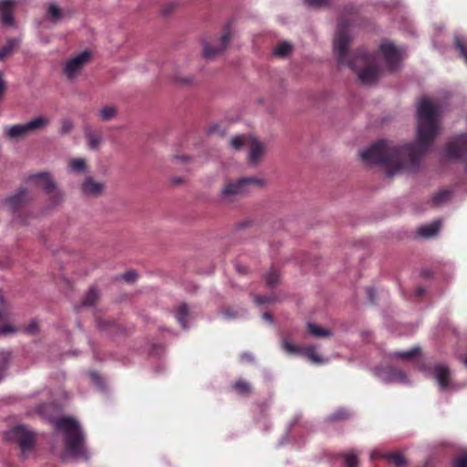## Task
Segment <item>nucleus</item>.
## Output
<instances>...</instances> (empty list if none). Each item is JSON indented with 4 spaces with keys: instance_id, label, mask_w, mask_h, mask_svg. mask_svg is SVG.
Here are the masks:
<instances>
[{
    "instance_id": "nucleus-45",
    "label": "nucleus",
    "mask_w": 467,
    "mask_h": 467,
    "mask_svg": "<svg viewBox=\"0 0 467 467\" xmlns=\"http://www.w3.org/2000/svg\"><path fill=\"white\" fill-rule=\"evenodd\" d=\"M38 331V326L36 321H32L25 327V332L30 335H34Z\"/></svg>"
},
{
    "instance_id": "nucleus-31",
    "label": "nucleus",
    "mask_w": 467,
    "mask_h": 467,
    "mask_svg": "<svg viewBox=\"0 0 467 467\" xmlns=\"http://www.w3.org/2000/svg\"><path fill=\"white\" fill-rule=\"evenodd\" d=\"M293 46L288 42L279 43L274 49V54L279 57H285L292 52Z\"/></svg>"
},
{
    "instance_id": "nucleus-22",
    "label": "nucleus",
    "mask_w": 467,
    "mask_h": 467,
    "mask_svg": "<svg viewBox=\"0 0 467 467\" xmlns=\"http://www.w3.org/2000/svg\"><path fill=\"white\" fill-rule=\"evenodd\" d=\"M251 137L252 136H249V135L234 136L230 140V142H229L230 147L235 150H240L244 148L247 149L248 140H250Z\"/></svg>"
},
{
    "instance_id": "nucleus-44",
    "label": "nucleus",
    "mask_w": 467,
    "mask_h": 467,
    "mask_svg": "<svg viewBox=\"0 0 467 467\" xmlns=\"http://www.w3.org/2000/svg\"><path fill=\"white\" fill-rule=\"evenodd\" d=\"M138 275L135 271L130 270L121 275V279L128 283H132L136 280Z\"/></svg>"
},
{
    "instance_id": "nucleus-16",
    "label": "nucleus",
    "mask_w": 467,
    "mask_h": 467,
    "mask_svg": "<svg viewBox=\"0 0 467 467\" xmlns=\"http://www.w3.org/2000/svg\"><path fill=\"white\" fill-rule=\"evenodd\" d=\"M16 4V0H2L0 2V16L2 22L6 26H13V9Z\"/></svg>"
},
{
    "instance_id": "nucleus-28",
    "label": "nucleus",
    "mask_w": 467,
    "mask_h": 467,
    "mask_svg": "<svg viewBox=\"0 0 467 467\" xmlns=\"http://www.w3.org/2000/svg\"><path fill=\"white\" fill-rule=\"evenodd\" d=\"M189 316V308L188 306L184 303L181 304L176 312L175 317L177 321L180 323L182 328L186 329L188 327L186 325V317Z\"/></svg>"
},
{
    "instance_id": "nucleus-6",
    "label": "nucleus",
    "mask_w": 467,
    "mask_h": 467,
    "mask_svg": "<svg viewBox=\"0 0 467 467\" xmlns=\"http://www.w3.org/2000/svg\"><path fill=\"white\" fill-rule=\"evenodd\" d=\"M78 189L83 197L98 199L106 192L107 184L105 181L97 180L92 175L87 174L79 183Z\"/></svg>"
},
{
    "instance_id": "nucleus-24",
    "label": "nucleus",
    "mask_w": 467,
    "mask_h": 467,
    "mask_svg": "<svg viewBox=\"0 0 467 467\" xmlns=\"http://www.w3.org/2000/svg\"><path fill=\"white\" fill-rule=\"evenodd\" d=\"M301 355L306 357L311 362L315 364H323L326 362V360L318 355L316 348L313 346L303 348Z\"/></svg>"
},
{
    "instance_id": "nucleus-58",
    "label": "nucleus",
    "mask_w": 467,
    "mask_h": 467,
    "mask_svg": "<svg viewBox=\"0 0 467 467\" xmlns=\"http://www.w3.org/2000/svg\"><path fill=\"white\" fill-rule=\"evenodd\" d=\"M91 377L94 379H98V375L96 373H91Z\"/></svg>"
},
{
    "instance_id": "nucleus-43",
    "label": "nucleus",
    "mask_w": 467,
    "mask_h": 467,
    "mask_svg": "<svg viewBox=\"0 0 467 467\" xmlns=\"http://www.w3.org/2000/svg\"><path fill=\"white\" fill-rule=\"evenodd\" d=\"M452 467H467V453L455 458Z\"/></svg>"
},
{
    "instance_id": "nucleus-26",
    "label": "nucleus",
    "mask_w": 467,
    "mask_h": 467,
    "mask_svg": "<svg viewBox=\"0 0 467 467\" xmlns=\"http://www.w3.org/2000/svg\"><path fill=\"white\" fill-rule=\"evenodd\" d=\"M118 109L113 105H107L99 110V117L103 121H109L117 116Z\"/></svg>"
},
{
    "instance_id": "nucleus-38",
    "label": "nucleus",
    "mask_w": 467,
    "mask_h": 467,
    "mask_svg": "<svg viewBox=\"0 0 467 467\" xmlns=\"http://www.w3.org/2000/svg\"><path fill=\"white\" fill-rule=\"evenodd\" d=\"M265 282L269 286L275 285L279 281V274L275 270H271L265 275Z\"/></svg>"
},
{
    "instance_id": "nucleus-7",
    "label": "nucleus",
    "mask_w": 467,
    "mask_h": 467,
    "mask_svg": "<svg viewBox=\"0 0 467 467\" xmlns=\"http://www.w3.org/2000/svg\"><path fill=\"white\" fill-rule=\"evenodd\" d=\"M29 181L35 183L36 186L42 188L50 198L53 199L55 204L58 203L62 200V193L56 187V184L49 173L40 172L33 174L29 177Z\"/></svg>"
},
{
    "instance_id": "nucleus-12",
    "label": "nucleus",
    "mask_w": 467,
    "mask_h": 467,
    "mask_svg": "<svg viewBox=\"0 0 467 467\" xmlns=\"http://www.w3.org/2000/svg\"><path fill=\"white\" fill-rule=\"evenodd\" d=\"M467 153V133L452 140L445 149L448 158L458 159Z\"/></svg>"
},
{
    "instance_id": "nucleus-20",
    "label": "nucleus",
    "mask_w": 467,
    "mask_h": 467,
    "mask_svg": "<svg viewBox=\"0 0 467 467\" xmlns=\"http://www.w3.org/2000/svg\"><path fill=\"white\" fill-rule=\"evenodd\" d=\"M28 193L26 190H20L16 195L7 200V205L12 210H16L19 206L28 200Z\"/></svg>"
},
{
    "instance_id": "nucleus-53",
    "label": "nucleus",
    "mask_w": 467,
    "mask_h": 467,
    "mask_svg": "<svg viewBox=\"0 0 467 467\" xmlns=\"http://www.w3.org/2000/svg\"><path fill=\"white\" fill-rule=\"evenodd\" d=\"M223 314L225 318H232V317H234V314L231 311H229V310L224 311Z\"/></svg>"
},
{
    "instance_id": "nucleus-39",
    "label": "nucleus",
    "mask_w": 467,
    "mask_h": 467,
    "mask_svg": "<svg viewBox=\"0 0 467 467\" xmlns=\"http://www.w3.org/2000/svg\"><path fill=\"white\" fill-rule=\"evenodd\" d=\"M11 355L9 352L1 350L0 351V370H5L10 361Z\"/></svg>"
},
{
    "instance_id": "nucleus-14",
    "label": "nucleus",
    "mask_w": 467,
    "mask_h": 467,
    "mask_svg": "<svg viewBox=\"0 0 467 467\" xmlns=\"http://www.w3.org/2000/svg\"><path fill=\"white\" fill-rule=\"evenodd\" d=\"M248 161L252 165H257L265 152V146L254 137L248 140Z\"/></svg>"
},
{
    "instance_id": "nucleus-29",
    "label": "nucleus",
    "mask_w": 467,
    "mask_h": 467,
    "mask_svg": "<svg viewBox=\"0 0 467 467\" xmlns=\"http://www.w3.org/2000/svg\"><path fill=\"white\" fill-rule=\"evenodd\" d=\"M307 328L309 333L316 337H327L332 335V332L329 329L320 327L313 323H308Z\"/></svg>"
},
{
    "instance_id": "nucleus-42",
    "label": "nucleus",
    "mask_w": 467,
    "mask_h": 467,
    "mask_svg": "<svg viewBox=\"0 0 467 467\" xmlns=\"http://www.w3.org/2000/svg\"><path fill=\"white\" fill-rule=\"evenodd\" d=\"M349 416V413L346 410H339L334 414L329 416V420H344L347 419Z\"/></svg>"
},
{
    "instance_id": "nucleus-36",
    "label": "nucleus",
    "mask_w": 467,
    "mask_h": 467,
    "mask_svg": "<svg viewBox=\"0 0 467 467\" xmlns=\"http://www.w3.org/2000/svg\"><path fill=\"white\" fill-rule=\"evenodd\" d=\"M346 467H357L358 466V455L353 451L348 452L344 455Z\"/></svg>"
},
{
    "instance_id": "nucleus-47",
    "label": "nucleus",
    "mask_w": 467,
    "mask_h": 467,
    "mask_svg": "<svg viewBox=\"0 0 467 467\" xmlns=\"http://www.w3.org/2000/svg\"><path fill=\"white\" fill-rule=\"evenodd\" d=\"M309 5L321 6L327 3V0H305Z\"/></svg>"
},
{
    "instance_id": "nucleus-27",
    "label": "nucleus",
    "mask_w": 467,
    "mask_h": 467,
    "mask_svg": "<svg viewBox=\"0 0 467 467\" xmlns=\"http://www.w3.org/2000/svg\"><path fill=\"white\" fill-rule=\"evenodd\" d=\"M282 348L290 355H301L303 348L293 344L288 337H284L281 342Z\"/></svg>"
},
{
    "instance_id": "nucleus-40",
    "label": "nucleus",
    "mask_w": 467,
    "mask_h": 467,
    "mask_svg": "<svg viewBox=\"0 0 467 467\" xmlns=\"http://www.w3.org/2000/svg\"><path fill=\"white\" fill-rule=\"evenodd\" d=\"M73 128H74V124H73L72 120H70L68 119H65L61 121L60 133L62 135L68 134L72 131Z\"/></svg>"
},
{
    "instance_id": "nucleus-33",
    "label": "nucleus",
    "mask_w": 467,
    "mask_h": 467,
    "mask_svg": "<svg viewBox=\"0 0 467 467\" xmlns=\"http://www.w3.org/2000/svg\"><path fill=\"white\" fill-rule=\"evenodd\" d=\"M420 352L419 348H412L406 351H397L393 352L390 356L395 358H400V359H410L413 357L417 356Z\"/></svg>"
},
{
    "instance_id": "nucleus-11",
    "label": "nucleus",
    "mask_w": 467,
    "mask_h": 467,
    "mask_svg": "<svg viewBox=\"0 0 467 467\" xmlns=\"http://www.w3.org/2000/svg\"><path fill=\"white\" fill-rule=\"evenodd\" d=\"M433 375L441 390H451L454 389L451 370L447 366L436 364L433 367Z\"/></svg>"
},
{
    "instance_id": "nucleus-21",
    "label": "nucleus",
    "mask_w": 467,
    "mask_h": 467,
    "mask_svg": "<svg viewBox=\"0 0 467 467\" xmlns=\"http://www.w3.org/2000/svg\"><path fill=\"white\" fill-rule=\"evenodd\" d=\"M67 168L71 172H85L88 170V163L84 158H74L68 161Z\"/></svg>"
},
{
    "instance_id": "nucleus-30",
    "label": "nucleus",
    "mask_w": 467,
    "mask_h": 467,
    "mask_svg": "<svg viewBox=\"0 0 467 467\" xmlns=\"http://www.w3.org/2000/svg\"><path fill=\"white\" fill-rule=\"evenodd\" d=\"M99 299V291L95 287H91L82 300L83 306H93Z\"/></svg>"
},
{
    "instance_id": "nucleus-50",
    "label": "nucleus",
    "mask_w": 467,
    "mask_h": 467,
    "mask_svg": "<svg viewBox=\"0 0 467 467\" xmlns=\"http://www.w3.org/2000/svg\"><path fill=\"white\" fill-rule=\"evenodd\" d=\"M367 293L368 295L369 296V298L371 301H374V296H375V291L373 288L369 287L367 289Z\"/></svg>"
},
{
    "instance_id": "nucleus-4",
    "label": "nucleus",
    "mask_w": 467,
    "mask_h": 467,
    "mask_svg": "<svg viewBox=\"0 0 467 467\" xmlns=\"http://www.w3.org/2000/svg\"><path fill=\"white\" fill-rule=\"evenodd\" d=\"M264 180L256 177H243L237 181H230L221 190V199L230 203L249 192L254 185H263Z\"/></svg>"
},
{
    "instance_id": "nucleus-1",
    "label": "nucleus",
    "mask_w": 467,
    "mask_h": 467,
    "mask_svg": "<svg viewBox=\"0 0 467 467\" xmlns=\"http://www.w3.org/2000/svg\"><path fill=\"white\" fill-rule=\"evenodd\" d=\"M441 104L429 98H422L417 106V134L414 143L397 146L387 140H379L359 152L366 164L383 165L389 177L400 171H414L420 157L429 150L439 132Z\"/></svg>"
},
{
    "instance_id": "nucleus-46",
    "label": "nucleus",
    "mask_w": 467,
    "mask_h": 467,
    "mask_svg": "<svg viewBox=\"0 0 467 467\" xmlns=\"http://www.w3.org/2000/svg\"><path fill=\"white\" fill-rule=\"evenodd\" d=\"M254 301L258 305L270 303L273 301V298L270 296H255Z\"/></svg>"
},
{
    "instance_id": "nucleus-10",
    "label": "nucleus",
    "mask_w": 467,
    "mask_h": 467,
    "mask_svg": "<svg viewBox=\"0 0 467 467\" xmlns=\"http://www.w3.org/2000/svg\"><path fill=\"white\" fill-rule=\"evenodd\" d=\"M229 41L230 36L228 33L213 42L204 41L202 43L203 57L207 59L213 58L216 55L220 54L226 48Z\"/></svg>"
},
{
    "instance_id": "nucleus-48",
    "label": "nucleus",
    "mask_w": 467,
    "mask_h": 467,
    "mask_svg": "<svg viewBox=\"0 0 467 467\" xmlns=\"http://www.w3.org/2000/svg\"><path fill=\"white\" fill-rule=\"evenodd\" d=\"M241 360L243 362H253L254 360V358L251 353L244 352L241 355Z\"/></svg>"
},
{
    "instance_id": "nucleus-56",
    "label": "nucleus",
    "mask_w": 467,
    "mask_h": 467,
    "mask_svg": "<svg viewBox=\"0 0 467 467\" xmlns=\"http://www.w3.org/2000/svg\"><path fill=\"white\" fill-rule=\"evenodd\" d=\"M176 159L177 160H182V161H186V160H189L190 158L189 157H179V156H177Z\"/></svg>"
},
{
    "instance_id": "nucleus-18",
    "label": "nucleus",
    "mask_w": 467,
    "mask_h": 467,
    "mask_svg": "<svg viewBox=\"0 0 467 467\" xmlns=\"http://www.w3.org/2000/svg\"><path fill=\"white\" fill-rule=\"evenodd\" d=\"M451 197H452L451 190L441 189L432 196L431 204L435 207L444 205L451 201Z\"/></svg>"
},
{
    "instance_id": "nucleus-34",
    "label": "nucleus",
    "mask_w": 467,
    "mask_h": 467,
    "mask_svg": "<svg viewBox=\"0 0 467 467\" xmlns=\"http://www.w3.org/2000/svg\"><path fill=\"white\" fill-rule=\"evenodd\" d=\"M16 45L17 41L16 39L8 40V42L0 48V59H3L10 55Z\"/></svg>"
},
{
    "instance_id": "nucleus-25",
    "label": "nucleus",
    "mask_w": 467,
    "mask_h": 467,
    "mask_svg": "<svg viewBox=\"0 0 467 467\" xmlns=\"http://www.w3.org/2000/svg\"><path fill=\"white\" fill-rule=\"evenodd\" d=\"M454 43L456 48L460 52V56L467 64V36L455 35Z\"/></svg>"
},
{
    "instance_id": "nucleus-17",
    "label": "nucleus",
    "mask_w": 467,
    "mask_h": 467,
    "mask_svg": "<svg viewBox=\"0 0 467 467\" xmlns=\"http://www.w3.org/2000/svg\"><path fill=\"white\" fill-rule=\"evenodd\" d=\"M441 226V221L436 220L431 223L421 225L417 230V234L423 238H430L435 236Z\"/></svg>"
},
{
    "instance_id": "nucleus-52",
    "label": "nucleus",
    "mask_w": 467,
    "mask_h": 467,
    "mask_svg": "<svg viewBox=\"0 0 467 467\" xmlns=\"http://www.w3.org/2000/svg\"><path fill=\"white\" fill-rule=\"evenodd\" d=\"M425 293V289L423 287H418L416 289V295L420 296Z\"/></svg>"
},
{
    "instance_id": "nucleus-41",
    "label": "nucleus",
    "mask_w": 467,
    "mask_h": 467,
    "mask_svg": "<svg viewBox=\"0 0 467 467\" xmlns=\"http://www.w3.org/2000/svg\"><path fill=\"white\" fill-rule=\"evenodd\" d=\"M234 389L241 394H247L250 392L251 388L248 382L238 380L234 385Z\"/></svg>"
},
{
    "instance_id": "nucleus-23",
    "label": "nucleus",
    "mask_w": 467,
    "mask_h": 467,
    "mask_svg": "<svg viewBox=\"0 0 467 467\" xmlns=\"http://www.w3.org/2000/svg\"><path fill=\"white\" fill-rule=\"evenodd\" d=\"M9 317V313L5 309L0 310V321L7 320ZM17 331V328L11 324H6L0 327V336L11 335L15 334Z\"/></svg>"
},
{
    "instance_id": "nucleus-59",
    "label": "nucleus",
    "mask_w": 467,
    "mask_h": 467,
    "mask_svg": "<svg viewBox=\"0 0 467 467\" xmlns=\"http://www.w3.org/2000/svg\"><path fill=\"white\" fill-rule=\"evenodd\" d=\"M3 302H4V296H0V304H2Z\"/></svg>"
},
{
    "instance_id": "nucleus-57",
    "label": "nucleus",
    "mask_w": 467,
    "mask_h": 467,
    "mask_svg": "<svg viewBox=\"0 0 467 467\" xmlns=\"http://www.w3.org/2000/svg\"><path fill=\"white\" fill-rule=\"evenodd\" d=\"M462 361L467 367V357L462 358Z\"/></svg>"
},
{
    "instance_id": "nucleus-13",
    "label": "nucleus",
    "mask_w": 467,
    "mask_h": 467,
    "mask_svg": "<svg viewBox=\"0 0 467 467\" xmlns=\"http://www.w3.org/2000/svg\"><path fill=\"white\" fill-rule=\"evenodd\" d=\"M376 376L379 378V380L385 383H407V378L404 372L393 368L378 369L376 371Z\"/></svg>"
},
{
    "instance_id": "nucleus-35",
    "label": "nucleus",
    "mask_w": 467,
    "mask_h": 467,
    "mask_svg": "<svg viewBox=\"0 0 467 467\" xmlns=\"http://www.w3.org/2000/svg\"><path fill=\"white\" fill-rule=\"evenodd\" d=\"M386 457L396 467H404L406 465V460L400 453H391L387 455Z\"/></svg>"
},
{
    "instance_id": "nucleus-9",
    "label": "nucleus",
    "mask_w": 467,
    "mask_h": 467,
    "mask_svg": "<svg viewBox=\"0 0 467 467\" xmlns=\"http://www.w3.org/2000/svg\"><path fill=\"white\" fill-rule=\"evenodd\" d=\"M379 49L387 65L392 70L398 67L400 62L405 57V50L394 46L391 42H382Z\"/></svg>"
},
{
    "instance_id": "nucleus-55",
    "label": "nucleus",
    "mask_w": 467,
    "mask_h": 467,
    "mask_svg": "<svg viewBox=\"0 0 467 467\" xmlns=\"http://www.w3.org/2000/svg\"><path fill=\"white\" fill-rule=\"evenodd\" d=\"M377 455H378L377 451H372V452L370 453V458H371V459H374Z\"/></svg>"
},
{
    "instance_id": "nucleus-8",
    "label": "nucleus",
    "mask_w": 467,
    "mask_h": 467,
    "mask_svg": "<svg viewBox=\"0 0 467 467\" xmlns=\"http://www.w3.org/2000/svg\"><path fill=\"white\" fill-rule=\"evenodd\" d=\"M89 58L90 53L87 50L70 57L64 66V73L67 78L70 80L78 78Z\"/></svg>"
},
{
    "instance_id": "nucleus-3",
    "label": "nucleus",
    "mask_w": 467,
    "mask_h": 467,
    "mask_svg": "<svg viewBox=\"0 0 467 467\" xmlns=\"http://www.w3.org/2000/svg\"><path fill=\"white\" fill-rule=\"evenodd\" d=\"M56 428L63 432L65 457L83 460L89 458L84 446V433L76 420L67 417L57 419Z\"/></svg>"
},
{
    "instance_id": "nucleus-2",
    "label": "nucleus",
    "mask_w": 467,
    "mask_h": 467,
    "mask_svg": "<svg viewBox=\"0 0 467 467\" xmlns=\"http://www.w3.org/2000/svg\"><path fill=\"white\" fill-rule=\"evenodd\" d=\"M348 26L347 22L340 21L334 39L333 47L337 56L338 64L357 71L358 79L363 84H372L379 77L376 58L365 51L348 54V47L351 37L348 32Z\"/></svg>"
},
{
    "instance_id": "nucleus-54",
    "label": "nucleus",
    "mask_w": 467,
    "mask_h": 467,
    "mask_svg": "<svg viewBox=\"0 0 467 467\" xmlns=\"http://www.w3.org/2000/svg\"><path fill=\"white\" fill-rule=\"evenodd\" d=\"M236 270H237L239 273H244V272H245L244 267L240 266V265H236Z\"/></svg>"
},
{
    "instance_id": "nucleus-37",
    "label": "nucleus",
    "mask_w": 467,
    "mask_h": 467,
    "mask_svg": "<svg viewBox=\"0 0 467 467\" xmlns=\"http://www.w3.org/2000/svg\"><path fill=\"white\" fill-rule=\"evenodd\" d=\"M172 79L174 82L182 84V85H190L193 82V78L190 75L182 76L181 74H173Z\"/></svg>"
},
{
    "instance_id": "nucleus-51",
    "label": "nucleus",
    "mask_w": 467,
    "mask_h": 467,
    "mask_svg": "<svg viewBox=\"0 0 467 467\" xmlns=\"http://www.w3.org/2000/svg\"><path fill=\"white\" fill-rule=\"evenodd\" d=\"M263 318L265 319L266 321L270 322V323L273 322L272 316L269 313H267V312L263 314Z\"/></svg>"
},
{
    "instance_id": "nucleus-15",
    "label": "nucleus",
    "mask_w": 467,
    "mask_h": 467,
    "mask_svg": "<svg viewBox=\"0 0 467 467\" xmlns=\"http://www.w3.org/2000/svg\"><path fill=\"white\" fill-rule=\"evenodd\" d=\"M12 433L22 450L25 451L33 446L34 435L26 427L16 426L13 429Z\"/></svg>"
},
{
    "instance_id": "nucleus-19",
    "label": "nucleus",
    "mask_w": 467,
    "mask_h": 467,
    "mask_svg": "<svg viewBox=\"0 0 467 467\" xmlns=\"http://www.w3.org/2000/svg\"><path fill=\"white\" fill-rule=\"evenodd\" d=\"M85 138L88 142V146L91 150H98L101 144L102 137L99 133L88 128L85 130Z\"/></svg>"
},
{
    "instance_id": "nucleus-49",
    "label": "nucleus",
    "mask_w": 467,
    "mask_h": 467,
    "mask_svg": "<svg viewBox=\"0 0 467 467\" xmlns=\"http://www.w3.org/2000/svg\"><path fill=\"white\" fill-rule=\"evenodd\" d=\"M4 90H5V82L3 80V75L0 72V97L2 96Z\"/></svg>"
},
{
    "instance_id": "nucleus-32",
    "label": "nucleus",
    "mask_w": 467,
    "mask_h": 467,
    "mask_svg": "<svg viewBox=\"0 0 467 467\" xmlns=\"http://www.w3.org/2000/svg\"><path fill=\"white\" fill-rule=\"evenodd\" d=\"M47 17L52 22L57 23L62 17V12L57 5L49 4L47 11Z\"/></svg>"
},
{
    "instance_id": "nucleus-5",
    "label": "nucleus",
    "mask_w": 467,
    "mask_h": 467,
    "mask_svg": "<svg viewBox=\"0 0 467 467\" xmlns=\"http://www.w3.org/2000/svg\"><path fill=\"white\" fill-rule=\"evenodd\" d=\"M49 124V119L45 116L36 117L26 123L7 127L5 130L6 137L17 140L26 136L28 133L42 130Z\"/></svg>"
}]
</instances>
